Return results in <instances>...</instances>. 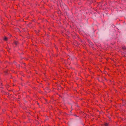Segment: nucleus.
Returning <instances> with one entry per match:
<instances>
[{"instance_id":"1","label":"nucleus","mask_w":126,"mask_h":126,"mask_svg":"<svg viewBox=\"0 0 126 126\" xmlns=\"http://www.w3.org/2000/svg\"><path fill=\"white\" fill-rule=\"evenodd\" d=\"M3 39L5 41H7L8 40V38L7 37H5Z\"/></svg>"},{"instance_id":"2","label":"nucleus","mask_w":126,"mask_h":126,"mask_svg":"<svg viewBox=\"0 0 126 126\" xmlns=\"http://www.w3.org/2000/svg\"><path fill=\"white\" fill-rule=\"evenodd\" d=\"M108 124L107 123H105L104 125V126H108Z\"/></svg>"}]
</instances>
